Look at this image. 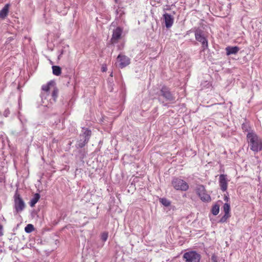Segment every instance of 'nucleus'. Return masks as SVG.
I'll return each mask as SVG.
<instances>
[{
    "mask_svg": "<svg viewBox=\"0 0 262 262\" xmlns=\"http://www.w3.org/2000/svg\"><path fill=\"white\" fill-rule=\"evenodd\" d=\"M195 192L202 201L209 202L211 201L210 195L208 194L205 187L203 185H198L195 187Z\"/></svg>",
    "mask_w": 262,
    "mask_h": 262,
    "instance_id": "2",
    "label": "nucleus"
},
{
    "mask_svg": "<svg viewBox=\"0 0 262 262\" xmlns=\"http://www.w3.org/2000/svg\"><path fill=\"white\" fill-rule=\"evenodd\" d=\"M247 142L250 149L254 153L262 151V138L254 132H251L246 136Z\"/></svg>",
    "mask_w": 262,
    "mask_h": 262,
    "instance_id": "1",
    "label": "nucleus"
},
{
    "mask_svg": "<svg viewBox=\"0 0 262 262\" xmlns=\"http://www.w3.org/2000/svg\"><path fill=\"white\" fill-rule=\"evenodd\" d=\"M223 210L225 213L230 214V206L229 203H226L224 204L223 206Z\"/></svg>",
    "mask_w": 262,
    "mask_h": 262,
    "instance_id": "21",
    "label": "nucleus"
},
{
    "mask_svg": "<svg viewBox=\"0 0 262 262\" xmlns=\"http://www.w3.org/2000/svg\"><path fill=\"white\" fill-rule=\"evenodd\" d=\"M88 142V138L86 139H80L79 141H78L77 143V148H82L85 146V145Z\"/></svg>",
    "mask_w": 262,
    "mask_h": 262,
    "instance_id": "16",
    "label": "nucleus"
},
{
    "mask_svg": "<svg viewBox=\"0 0 262 262\" xmlns=\"http://www.w3.org/2000/svg\"><path fill=\"white\" fill-rule=\"evenodd\" d=\"M34 228L33 225L32 224H28L25 228V231L27 233H31L33 231H34Z\"/></svg>",
    "mask_w": 262,
    "mask_h": 262,
    "instance_id": "22",
    "label": "nucleus"
},
{
    "mask_svg": "<svg viewBox=\"0 0 262 262\" xmlns=\"http://www.w3.org/2000/svg\"><path fill=\"white\" fill-rule=\"evenodd\" d=\"M195 39L201 43L202 50L204 51L208 48V42L206 37L204 36L203 31L201 30H196L194 32Z\"/></svg>",
    "mask_w": 262,
    "mask_h": 262,
    "instance_id": "5",
    "label": "nucleus"
},
{
    "mask_svg": "<svg viewBox=\"0 0 262 262\" xmlns=\"http://www.w3.org/2000/svg\"><path fill=\"white\" fill-rule=\"evenodd\" d=\"M54 86V83L52 81H50L46 84L43 85L41 87L42 91H43V92L41 93V95H49V91L52 90Z\"/></svg>",
    "mask_w": 262,
    "mask_h": 262,
    "instance_id": "11",
    "label": "nucleus"
},
{
    "mask_svg": "<svg viewBox=\"0 0 262 262\" xmlns=\"http://www.w3.org/2000/svg\"><path fill=\"white\" fill-rule=\"evenodd\" d=\"M244 126H245V124H242V128H243V129H244Z\"/></svg>",
    "mask_w": 262,
    "mask_h": 262,
    "instance_id": "30",
    "label": "nucleus"
},
{
    "mask_svg": "<svg viewBox=\"0 0 262 262\" xmlns=\"http://www.w3.org/2000/svg\"><path fill=\"white\" fill-rule=\"evenodd\" d=\"M91 136V131L86 128L84 132L83 133V134L82 135H80V137L83 138V139H86L88 138V141H89L90 137Z\"/></svg>",
    "mask_w": 262,
    "mask_h": 262,
    "instance_id": "18",
    "label": "nucleus"
},
{
    "mask_svg": "<svg viewBox=\"0 0 262 262\" xmlns=\"http://www.w3.org/2000/svg\"><path fill=\"white\" fill-rule=\"evenodd\" d=\"M14 207L16 213L23 211L26 207L25 203L17 191H16L14 195Z\"/></svg>",
    "mask_w": 262,
    "mask_h": 262,
    "instance_id": "3",
    "label": "nucleus"
},
{
    "mask_svg": "<svg viewBox=\"0 0 262 262\" xmlns=\"http://www.w3.org/2000/svg\"><path fill=\"white\" fill-rule=\"evenodd\" d=\"M9 7L10 5L7 4L0 10V18L4 19L7 17L8 14Z\"/></svg>",
    "mask_w": 262,
    "mask_h": 262,
    "instance_id": "13",
    "label": "nucleus"
},
{
    "mask_svg": "<svg viewBox=\"0 0 262 262\" xmlns=\"http://www.w3.org/2000/svg\"><path fill=\"white\" fill-rule=\"evenodd\" d=\"M183 258L185 262H200L201 255L195 251H191L185 253Z\"/></svg>",
    "mask_w": 262,
    "mask_h": 262,
    "instance_id": "6",
    "label": "nucleus"
},
{
    "mask_svg": "<svg viewBox=\"0 0 262 262\" xmlns=\"http://www.w3.org/2000/svg\"><path fill=\"white\" fill-rule=\"evenodd\" d=\"M123 33V29L120 27H117L114 30L111 42L112 43H116L118 42V40L121 38L122 34Z\"/></svg>",
    "mask_w": 262,
    "mask_h": 262,
    "instance_id": "8",
    "label": "nucleus"
},
{
    "mask_svg": "<svg viewBox=\"0 0 262 262\" xmlns=\"http://www.w3.org/2000/svg\"><path fill=\"white\" fill-rule=\"evenodd\" d=\"M58 96V90L55 86L52 90V97L54 100H55Z\"/></svg>",
    "mask_w": 262,
    "mask_h": 262,
    "instance_id": "24",
    "label": "nucleus"
},
{
    "mask_svg": "<svg viewBox=\"0 0 262 262\" xmlns=\"http://www.w3.org/2000/svg\"><path fill=\"white\" fill-rule=\"evenodd\" d=\"M230 216V214L225 213V214L221 218L219 222L222 223H225Z\"/></svg>",
    "mask_w": 262,
    "mask_h": 262,
    "instance_id": "23",
    "label": "nucleus"
},
{
    "mask_svg": "<svg viewBox=\"0 0 262 262\" xmlns=\"http://www.w3.org/2000/svg\"><path fill=\"white\" fill-rule=\"evenodd\" d=\"M9 114H10V110H9V108L6 109L3 113L4 116L5 117H7L8 116V115H9Z\"/></svg>",
    "mask_w": 262,
    "mask_h": 262,
    "instance_id": "26",
    "label": "nucleus"
},
{
    "mask_svg": "<svg viewBox=\"0 0 262 262\" xmlns=\"http://www.w3.org/2000/svg\"><path fill=\"white\" fill-rule=\"evenodd\" d=\"M160 202L162 203L164 206L168 207L170 205V202L166 198L160 199Z\"/></svg>",
    "mask_w": 262,
    "mask_h": 262,
    "instance_id": "20",
    "label": "nucleus"
},
{
    "mask_svg": "<svg viewBox=\"0 0 262 262\" xmlns=\"http://www.w3.org/2000/svg\"><path fill=\"white\" fill-rule=\"evenodd\" d=\"M163 17L166 27L168 28L171 27L173 23V18L172 16L168 13H165L163 15Z\"/></svg>",
    "mask_w": 262,
    "mask_h": 262,
    "instance_id": "12",
    "label": "nucleus"
},
{
    "mask_svg": "<svg viewBox=\"0 0 262 262\" xmlns=\"http://www.w3.org/2000/svg\"><path fill=\"white\" fill-rule=\"evenodd\" d=\"M106 69H107V68H106V67H103L102 68V72H105V71H106Z\"/></svg>",
    "mask_w": 262,
    "mask_h": 262,
    "instance_id": "29",
    "label": "nucleus"
},
{
    "mask_svg": "<svg viewBox=\"0 0 262 262\" xmlns=\"http://www.w3.org/2000/svg\"><path fill=\"white\" fill-rule=\"evenodd\" d=\"M117 60L119 63L118 66L121 69L126 67L130 63V58L127 56L123 54L118 55Z\"/></svg>",
    "mask_w": 262,
    "mask_h": 262,
    "instance_id": "7",
    "label": "nucleus"
},
{
    "mask_svg": "<svg viewBox=\"0 0 262 262\" xmlns=\"http://www.w3.org/2000/svg\"><path fill=\"white\" fill-rule=\"evenodd\" d=\"M239 50V48L238 47H227L226 48V53L227 55L231 54H235Z\"/></svg>",
    "mask_w": 262,
    "mask_h": 262,
    "instance_id": "14",
    "label": "nucleus"
},
{
    "mask_svg": "<svg viewBox=\"0 0 262 262\" xmlns=\"http://www.w3.org/2000/svg\"><path fill=\"white\" fill-rule=\"evenodd\" d=\"M3 226L0 224V236H2L3 235Z\"/></svg>",
    "mask_w": 262,
    "mask_h": 262,
    "instance_id": "27",
    "label": "nucleus"
},
{
    "mask_svg": "<svg viewBox=\"0 0 262 262\" xmlns=\"http://www.w3.org/2000/svg\"><path fill=\"white\" fill-rule=\"evenodd\" d=\"M172 186L177 190L186 191L189 188L188 183L178 178H174L171 182Z\"/></svg>",
    "mask_w": 262,
    "mask_h": 262,
    "instance_id": "4",
    "label": "nucleus"
},
{
    "mask_svg": "<svg viewBox=\"0 0 262 262\" xmlns=\"http://www.w3.org/2000/svg\"><path fill=\"white\" fill-rule=\"evenodd\" d=\"M110 75L111 76H113V73H112Z\"/></svg>",
    "mask_w": 262,
    "mask_h": 262,
    "instance_id": "31",
    "label": "nucleus"
},
{
    "mask_svg": "<svg viewBox=\"0 0 262 262\" xmlns=\"http://www.w3.org/2000/svg\"><path fill=\"white\" fill-rule=\"evenodd\" d=\"M220 211V206L217 204H215L214 206H213L211 210L212 213L214 215H216L219 213Z\"/></svg>",
    "mask_w": 262,
    "mask_h": 262,
    "instance_id": "19",
    "label": "nucleus"
},
{
    "mask_svg": "<svg viewBox=\"0 0 262 262\" xmlns=\"http://www.w3.org/2000/svg\"><path fill=\"white\" fill-rule=\"evenodd\" d=\"M224 201H225L227 203L228 202L229 200V198L227 196H224Z\"/></svg>",
    "mask_w": 262,
    "mask_h": 262,
    "instance_id": "28",
    "label": "nucleus"
},
{
    "mask_svg": "<svg viewBox=\"0 0 262 262\" xmlns=\"http://www.w3.org/2000/svg\"><path fill=\"white\" fill-rule=\"evenodd\" d=\"M40 197V196L39 193H35L29 202L30 206L32 207H34L37 202L39 201Z\"/></svg>",
    "mask_w": 262,
    "mask_h": 262,
    "instance_id": "15",
    "label": "nucleus"
},
{
    "mask_svg": "<svg viewBox=\"0 0 262 262\" xmlns=\"http://www.w3.org/2000/svg\"><path fill=\"white\" fill-rule=\"evenodd\" d=\"M228 180L227 175L222 174L219 176V185L223 191H226L228 188Z\"/></svg>",
    "mask_w": 262,
    "mask_h": 262,
    "instance_id": "10",
    "label": "nucleus"
},
{
    "mask_svg": "<svg viewBox=\"0 0 262 262\" xmlns=\"http://www.w3.org/2000/svg\"><path fill=\"white\" fill-rule=\"evenodd\" d=\"M53 74L56 76H59L61 73V69L57 66H52Z\"/></svg>",
    "mask_w": 262,
    "mask_h": 262,
    "instance_id": "17",
    "label": "nucleus"
},
{
    "mask_svg": "<svg viewBox=\"0 0 262 262\" xmlns=\"http://www.w3.org/2000/svg\"><path fill=\"white\" fill-rule=\"evenodd\" d=\"M161 93L162 96L167 100L172 101H174L175 97L173 96L169 89L166 86H163L161 89Z\"/></svg>",
    "mask_w": 262,
    "mask_h": 262,
    "instance_id": "9",
    "label": "nucleus"
},
{
    "mask_svg": "<svg viewBox=\"0 0 262 262\" xmlns=\"http://www.w3.org/2000/svg\"><path fill=\"white\" fill-rule=\"evenodd\" d=\"M107 238L108 233L107 232H103L102 233L101 238L103 241L105 242L107 240Z\"/></svg>",
    "mask_w": 262,
    "mask_h": 262,
    "instance_id": "25",
    "label": "nucleus"
}]
</instances>
